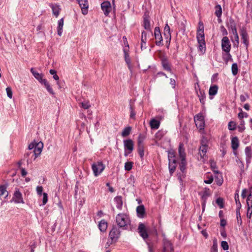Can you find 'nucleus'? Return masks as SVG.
<instances>
[{"label":"nucleus","instance_id":"obj_61","mask_svg":"<svg viewBox=\"0 0 252 252\" xmlns=\"http://www.w3.org/2000/svg\"><path fill=\"white\" fill-rule=\"evenodd\" d=\"M249 98V95L248 93H246L244 94L240 95V99L242 102H244L247 99Z\"/></svg>","mask_w":252,"mask_h":252},{"label":"nucleus","instance_id":"obj_57","mask_svg":"<svg viewBox=\"0 0 252 252\" xmlns=\"http://www.w3.org/2000/svg\"><path fill=\"white\" fill-rule=\"evenodd\" d=\"M175 158V153L174 151L171 150L168 152V161H171L172 158Z\"/></svg>","mask_w":252,"mask_h":252},{"label":"nucleus","instance_id":"obj_10","mask_svg":"<svg viewBox=\"0 0 252 252\" xmlns=\"http://www.w3.org/2000/svg\"><path fill=\"white\" fill-rule=\"evenodd\" d=\"M162 66L164 70L171 72L172 71L171 64L166 56H163L160 57Z\"/></svg>","mask_w":252,"mask_h":252},{"label":"nucleus","instance_id":"obj_22","mask_svg":"<svg viewBox=\"0 0 252 252\" xmlns=\"http://www.w3.org/2000/svg\"><path fill=\"white\" fill-rule=\"evenodd\" d=\"M143 26L145 30L151 31V29L149 16L144 15L143 20Z\"/></svg>","mask_w":252,"mask_h":252},{"label":"nucleus","instance_id":"obj_48","mask_svg":"<svg viewBox=\"0 0 252 252\" xmlns=\"http://www.w3.org/2000/svg\"><path fill=\"white\" fill-rule=\"evenodd\" d=\"M237 128V124L234 121H230L228 123V128L230 130H235Z\"/></svg>","mask_w":252,"mask_h":252},{"label":"nucleus","instance_id":"obj_43","mask_svg":"<svg viewBox=\"0 0 252 252\" xmlns=\"http://www.w3.org/2000/svg\"><path fill=\"white\" fill-rule=\"evenodd\" d=\"M198 49L202 54H204L206 51L205 42H198Z\"/></svg>","mask_w":252,"mask_h":252},{"label":"nucleus","instance_id":"obj_33","mask_svg":"<svg viewBox=\"0 0 252 252\" xmlns=\"http://www.w3.org/2000/svg\"><path fill=\"white\" fill-rule=\"evenodd\" d=\"M187 161L186 159H181L179 163V168L182 173H185L186 170Z\"/></svg>","mask_w":252,"mask_h":252},{"label":"nucleus","instance_id":"obj_24","mask_svg":"<svg viewBox=\"0 0 252 252\" xmlns=\"http://www.w3.org/2000/svg\"><path fill=\"white\" fill-rule=\"evenodd\" d=\"M107 227H108V223H107V222L105 220H100V221L99 222V223L98 224V227H99V230L101 232H105L107 228Z\"/></svg>","mask_w":252,"mask_h":252},{"label":"nucleus","instance_id":"obj_28","mask_svg":"<svg viewBox=\"0 0 252 252\" xmlns=\"http://www.w3.org/2000/svg\"><path fill=\"white\" fill-rule=\"evenodd\" d=\"M151 129H157L159 127L160 122L155 119H152L150 123Z\"/></svg>","mask_w":252,"mask_h":252},{"label":"nucleus","instance_id":"obj_4","mask_svg":"<svg viewBox=\"0 0 252 252\" xmlns=\"http://www.w3.org/2000/svg\"><path fill=\"white\" fill-rule=\"evenodd\" d=\"M92 168L94 175L96 177L99 175L104 169L105 165L102 161L94 162L92 165Z\"/></svg>","mask_w":252,"mask_h":252},{"label":"nucleus","instance_id":"obj_25","mask_svg":"<svg viewBox=\"0 0 252 252\" xmlns=\"http://www.w3.org/2000/svg\"><path fill=\"white\" fill-rule=\"evenodd\" d=\"M239 146V139L237 136L232 137L231 139V147L233 150H236Z\"/></svg>","mask_w":252,"mask_h":252},{"label":"nucleus","instance_id":"obj_62","mask_svg":"<svg viewBox=\"0 0 252 252\" xmlns=\"http://www.w3.org/2000/svg\"><path fill=\"white\" fill-rule=\"evenodd\" d=\"M204 27L202 22L200 21L198 23V28L197 32H204Z\"/></svg>","mask_w":252,"mask_h":252},{"label":"nucleus","instance_id":"obj_19","mask_svg":"<svg viewBox=\"0 0 252 252\" xmlns=\"http://www.w3.org/2000/svg\"><path fill=\"white\" fill-rule=\"evenodd\" d=\"M43 147V143L42 142L38 143L36 144V146H35L33 150V152L35 158H37L38 156L40 155L42 152Z\"/></svg>","mask_w":252,"mask_h":252},{"label":"nucleus","instance_id":"obj_31","mask_svg":"<svg viewBox=\"0 0 252 252\" xmlns=\"http://www.w3.org/2000/svg\"><path fill=\"white\" fill-rule=\"evenodd\" d=\"M42 84L44 85V86L46 88L47 90L50 94H51L53 95H55V94L54 92L53 91L52 87L50 85V84L49 83V82L47 81V80L46 79H44L43 82H42Z\"/></svg>","mask_w":252,"mask_h":252},{"label":"nucleus","instance_id":"obj_39","mask_svg":"<svg viewBox=\"0 0 252 252\" xmlns=\"http://www.w3.org/2000/svg\"><path fill=\"white\" fill-rule=\"evenodd\" d=\"M234 198H235V201L236 206H237L236 210H240L241 208L242 205H241V202L239 200V196L238 193L237 192V191L235 193Z\"/></svg>","mask_w":252,"mask_h":252},{"label":"nucleus","instance_id":"obj_53","mask_svg":"<svg viewBox=\"0 0 252 252\" xmlns=\"http://www.w3.org/2000/svg\"><path fill=\"white\" fill-rule=\"evenodd\" d=\"M236 217L238 224H239V225H242V220L240 214V210H236Z\"/></svg>","mask_w":252,"mask_h":252},{"label":"nucleus","instance_id":"obj_60","mask_svg":"<svg viewBox=\"0 0 252 252\" xmlns=\"http://www.w3.org/2000/svg\"><path fill=\"white\" fill-rule=\"evenodd\" d=\"M6 187L4 185L0 186V197L4 194V193L6 192V196L8 195V192L6 190Z\"/></svg>","mask_w":252,"mask_h":252},{"label":"nucleus","instance_id":"obj_12","mask_svg":"<svg viewBox=\"0 0 252 252\" xmlns=\"http://www.w3.org/2000/svg\"><path fill=\"white\" fill-rule=\"evenodd\" d=\"M240 35L243 43L245 44L247 48L249 44V36L246 28L243 27L240 30Z\"/></svg>","mask_w":252,"mask_h":252},{"label":"nucleus","instance_id":"obj_37","mask_svg":"<svg viewBox=\"0 0 252 252\" xmlns=\"http://www.w3.org/2000/svg\"><path fill=\"white\" fill-rule=\"evenodd\" d=\"M196 38H197V42H205L204 32H197Z\"/></svg>","mask_w":252,"mask_h":252},{"label":"nucleus","instance_id":"obj_26","mask_svg":"<svg viewBox=\"0 0 252 252\" xmlns=\"http://www.w3.org/2000/svg\"><path fill=\"white\" fill-rule=\"evenodd\" d=\"M50 7L52 9L53 14L57 17L60 12L61 8L59 7V5L57 4H51L50 5Z\"/></svg>","mask_w":252,"mask_h":252},{"label":"nucleus","instance_id":"obj_11","mask_svg":"<svg viewBox=\"0 0 252 252\" xmlns=\"http://www.w3.org/2000/svg\"><path fill=\"white\" fill-rule=\"evenodd\" d=\"M80 8L81 9L82 13L85 15L88 12L89 3L88 0H77Z\"/></svg>","mask_w":252,"mask_h":252},{"label":"nucleus","instance_id":"obj_1","mask_svg":"<svg viewBox=\"0 0 252 252\" xmlns=\"http://www.w3.org/2000/svg\"><path fill=\"white\" fill-rule=\"evenodd\" d=\"M118 226L124 230L128 229L130 225V220L128 216L124 213H119L116 217Z\"/></svg>","mask_w":252,"mask_h":252},{"label":"nucleus","instance_id":"obj_45","mask_svg":"<svg viewBox=\"0 0 252 252\" xmlns=\"http://www.w3.org/2000/svg\"><path fill=\"white\" fill-rule=\"evenodd\" d=\"M210 252H218V243L216 238L213 240V245L211 248Z\"/></svg>","mask_w":252,"mask_h":252},{"label":"nucleus","instance_id":"obj_14","mask_svg":"<svg viewBox=\"0 0 252 252\" xmlns=\"http://www.w3.org/2000/svg\"><path fill=\"white\" fill-rule=\"evenodd\" d=\"M12 200L16 203H24V201L22 197V194L18 189H16Z\"/></svg>","mask_w":252,"mask_h":252},{"label":"nucleus","instance_id":"obj_54","mask_svg":"<svg viewBox=\"0 0 252 252\" xmlns=\"http://www.w3.org/2000/svg\"><path fill=\"white\" fill-rule=\"evenodd\" d=\"M133 162L131 161H127L125 164V169L126 171H129L132 169Z\"/></svg>","mask_w":252,"mask_h":252},{"label":"nucleus","instance_id":"obj_20","mask_svg":"<svg viewBox=\"0 0 252 252\" xmlns=\"http://www.w3.org/2000/svg\"><path fill=\"white\" fill-rule=\"evenodd\" d=\"M222 57L226 64H227L228 62H233V61L230 52H225V53H223Z\"/></svg>","mask_w":252,"mask_h":252},{"label":"nucleus","instance_id":"obj_5","mask_svg":"<svg viewBox=\"0 0 252 252\" xmlns=\"http://www.w3.org/2000/svg\"><path fill=\"white\" fill-rule=\"evenodd\" d=\"M196 84L198 85V90H199V91H197V87L195 86L194 87V88H195L196 95L198 96V97L199 98L200 102L201 103V104L202 105H204L205 103V100H206V94H205V91H204V90H201L200 89L198 82L196 83Z\"/></svg>","mask_w":252,"mask_h":252},{"label":"nucleus","instance_id":"obj_6","mask_svg":"<svg viewBox=\"0 0 252 252\" xmlns=\"http://www.w3.org/2000/svg\"><path fill=\"white\" fill-rule=\"evenodd\" d=\"M154 35L156 39V44L158 46H163L162 37L158 27H156L155 28Z\"/></svg>","mask_w":252,"mask_h":252},{"label":"nucleus","instance_id":"obj_18","mask_svg":"<svg viewBox=\"0 0 252 252\" xmlns=\"http://www.w3.org/2000/svg\"><path fill=\"white\" fill-rule=\"evenodd\" d=\"M136 213L138 217L143 218L145 216V209L143 205L138 206L136 208Z\"/></svg>","mask_w":252,"mask_h":252},{"label":"nucleus","instance_id":"obj_2","mask_svg":"<svg viewBox=\"0 0 252 252\" xmlns=\"http://www.w3.org/2000/svg\"><path fill=\"white\" fill-rule=\"evenodd\" d=\"M121 228L116 225L113 224L111 230L109 234V237L111 240V244L116 243L121 236V231L120 229Z\"/></svg>","mask_w":252,"mask_h":252},{"label":"nucleus","instance_id":"obj_64","mask_svg":"<svg viewBox=\"0 0 252 252\" xmlns=\"http://www.w3.org/2000/svg\"><path fill=\"white\" fill-rule=\"evenodd\" d=\"M249 194L248 195V200H251V207H252V186H251L250 188H249Z\"/></svg>","mask_w":252,"mask_h":252},{"label":"nucleus","instance_id":"obj_40","mask_svg":"<svg viewBox=\"0 0 252 252\" xmlns=\"http://www.w3.org/2000/svg\"><path fill=\"white\" fill-rule=\"evenodd\" d=\"M137 151L140 158L142 159L144 155V145H137Z\"/></svg>","mask_w":252,"mask_h":252},{"label":"nucleus","instance_id":"obj_21","mask_svg":"<svg viewBox=\"0 0 252 252\" xmlns=\"http://www.w3.org/2000/svg\"><path fill=\"white\" fill-rule=\"evenodd\" d=\"M179 156L181 159H186V154L184 147V144L182 143H180L178 149Z\"/></svg>","mask_w":252,"mask_h":252},{"label":"nucleus","instance_id":"obj_32","mask_svg":"<svg viewBox=\"0 0 252 252\" xmlns=\"http://www.w3.org/2000/svg\"><path fill=\"white\" fill-rule=\"evenodd\" d=\"M218 90V86L216 85H214L210 87L209 90V94L211 96H214L217 94Z\"/></svg>","mask_w":252,"mask_h":252},{"label":"nucleus","instance_id":"obj_44","mask_svg":"<svg viewBox=\"0 0 252 252\" xmlns=\"http://www.w3.org/2000/svg\"><path fill=\"white\" fill-rule=\"evenodd\" d=\"M146 138V135L144 133H140L138 137L137 145H144L143 142Z\"/></svg>","mask_w":252,"mask_h":252},{"label":"nucleus","instance_id":"obj_7","mask_svg":"<svg viewBox=\"0 0 252 252\" xmlns=\"http://www.w3.org/2000/svg\"><path fill=\"white\" fill-rule=\"evenodd\" d=\"M221 49L223 51L230 52L231 50V43L227 36H224L221 39Z\"/></svg>","mask_w":252,"mask_h":252},{"label":"nucleus","instance_id":"obj_51","mask_svg":"<svg viewBox=\"0 0 252 252\" xmlns=\"http://www.w3.org/2000/svg\"><path fill=\"white\" fill-rule=\"evenodd\" d=\"M232 73L234 76L237 74L238 72V65L237 63H233L231 66Z\"/></svg>","mask_w":252,"mask_h":252},{"label":"nucleus","instance_id":"obj_30","mask_svg":"<svg viewBox=\"0 0 252 252\" xmlns=\"http://www.w3.org/2000/svg\"><path fill=\"white\" fill-rule=\"evenodd\" d=\"M58 27H57V31H58V34L59 36H61L63 32V18H62L60 20L58 21Z\"/></svg>","mask_w":252,"mask_h":252},{"label":"nucleus","instance_id":"obj_38","mask_svg":"<svg viewBox=\"0 0 252 252\" xmlns=\"http://www.w3.org/2000/svg\"><path fill=\"white\" fill-rule=\"evenodd\" d=\"M196 38H197V42H205L204 32H197Z\"/></svg>","mask_w":252,"mask_h":252},{"label":"nucleus","instance_id":"obj_9","mask_svg":"<svg viewBox=\"0 0 252 252\" xmlns=\"http://www.w3.org/2000/svg\"><path fill=\"white\" fill-rule=\"evenodd\" d=\"M138 232L140 236L144 239L146 240L149 237L147 230L145 224L142 222L139 223L138 226Z\"/></svg>","mask_w":252,"mask_h":252},{"label":"nucleus","instance_id":"obj_27","mask_svg":"<svg viewBox=\"0 0 252 252\" xmlns=\"http://www.w3.org/2000/svg\"><path fill=\"white\" fill-rule=\"evenodd\" d=\"M226 26L228 30L230 31V30L236 28L237 24L236 23L235 20L231 17H230L229 18L228 22L226 23Z\"/></svg>","mask_w":252,"mask_h":252},{"label":"nucleus","instance_id":"obj_34","mask_svg":"<svg viewBox=\"0 0 252 252\" xmlns=\"http://www.w3.org/2000/svg\"><path fill=\"white\" fill-rule=\"evenodd\" d=\"M167 131L163 129L159 130L155 135V137L158 140H160L166 134Z\"/></svg>","mask_w":252,"mask_h":252},{"label":"nucleus","instance_id":"obj_47","mask_svg":"<svg viewBox=\"0 0 252 252\" xmlns=\"http://www.w3.org/2000/svg\"><path fill=\"white\" fill-rule=\"evenodd\" d=\"M239 110L240 112L238 114V118L239 119H243L244 118H248L249 115L248 113L244 112L243 111L242 109L241 108H239Z\"/></svg>","mask_w":252,"mask_h":252},{"label":"nucleus","instance_id":"obj_58","mask_svg":"<svg viewBox=\"0 0 252 252\" xmlns=\"http://www.w3.org/2000/svg\"><path fill=\"white\" fill-rule=\"evenodd\" d=\"M208 141L206 137L203 136L200 140V146H208Z\"/></svg>","mask_w":252,"mask_h":252},{"label":"nucleus","instance_id":"obj_23","mask_svg":"<svg viewBox=\"0 0 252 252\" xmlns=\"http://www.w3.org/2000/svg\"><path fill=\"white\" fill-rule=\"evenodd\" d=\"M146 35L147 33L145 31L142 32L141 37V49L142 50L146 49V46H143V44H146Z\"/></svg>","mask_w":252,"mask_h":252},{"label":"nucleus","instance_id":"obj_59","mask_svg":"<svg viewBox=\"0 0 252 252\" xmlns=\"http://www.w3.org/2000/svg\"><path fill=\"white\" fill-rule=\"evenodd\" d=\"M232 41L233 42V46L238 48L239 44V35L234 36V40L231 38Z\"/></svg>","mask_w":252,"mask_h":252},{"label":"nucleus","instance_id":"obj_36","mask_svg":"<svg viewBox=\"0 0 252 252\" xmlns=\"http://www.w3.org/2000/svg\"><path fill=\"white\" fill-rule=\"evenodd\" d=\"M215 14L218 18H220L222 15V8L220 4H217L215 7Z\"/></svg>","mask_w":252,"mask_h":252},{"label":"nucleus","instance_id":"obj_35","mask_svg":"<svg viewBox=\"0 0 252 252\" xmlns=\"http://www.w3.org/2000/svg\"><path fill=\"white\" fill-rule=\"evenodd\" d=\"M208 148V146H204V147L200 146L199 150L200 157L201 158H203L204 157L206 156V154L207 152Z\"/></svg>","mask_w":252,"mask_h":252},{"label":"nucleus","instance_id":"obj_8","mask_svg":"<svg viewBox=\"0 0 252 252\" xmlns=\"http://www.w3.org/2000/svg\"><path fill=\"white\" fill-rule=\"evenodd\" d=\"M162 243V252H173L174 251V248L172 244L166 238H163Z\"/></svg>","mask_w":252,"mask_h":252},{"label":"nucleus","instance_id":"obj_15","mask_svg":"<svg viewBox=\"0 0 252 252\" xmlns=\"http://www.w3.org/2000/svg\"><path fill=\"white\" fill-rule=\"evenodd\" d=\"M199 194L201 195L202 202L206 203L208 197L210 196L211 194L210 189L209 188H205L202 192L199 193Z\"/></svg>","mask_w":252,"mask_h":252},{"label":"nucleus","instance_id":"obj_49","mask_svg":"<svg viewBox=\"0 0 252 252\" xmlns=\"http://www.w3.org/2000/svg\"><path fill=\"white\" fill-rule=\"evenodd\" d=\"M33 75L40 83H42L44 79H43V75L42 74H40L36 71L35 73H33Z\"/></svg>","mask_w":252,"mask_h":252},{"label":"nucleus","instance_id":"obj_3","mask_svg":"<svg viewBox=\"0 0 252 252\" xmlns=\"http://www.w3.org/2000/svg\"><path fill=\"white\" fill-rule=\"evenodd\" d=\"M124 146L125 149L124 156L126 157L133 151L134 149V143L130 139L124 140Z\"/></svg>","mask_w":252,"mask_h":252},{"label":"nucleus","instance_id":"obj_55","mask_svg":"<svg viewBox=\"0 0 252 252\" xmlns=\"http://www.w3.org/2000/svg\"><path fill=\"white\" fill-rule=\"evenodd\" d=\"M129 109L130 111V118L131 119H134L135 116V113L134 112V106L133 105L130 104Z\"/></svg>","mask_w":252,"mask_h":252},{"label":"nucleus","instance_id":"obj_63","mask_svg":"<svg viewBox=\"0 0 252 252\" xmlns=\"http://www.w3.org/2000/svg\"><path fill=\"white\" fill-rule=\"evenodd\" d=\"M221 247L222 248V249L224 251L228 250L229 249V246H228V243L225 241H221Z\"/></svg>","mask_w":252,"mask_h":252},{"label":"nucleus","instance_id":"obj_13","mask_svg":"<svg viewBox=\"0 0 252 252\" xmlns=\"http://www.w3.org/2000/svg\"><path fill=\"white\" fill-rule=\"evenodd\" d=\"M101 9L105 16H108L112 10L111 4L109 1H104L101 4Z\"/></svg>","mask_w":252,"mask_h":252},{"label":"nucleus","instance_id":"obj_17","mask_svg":"<svg viewBox=\"0 0 252 252\" xmlns=\"http://www.w3.org/2000/svg\"><path fill=\"white\" fill-rule=\"evenodd\" d=\"M215 174V178L217 185L220 186L223 183V179L221 174L219 170H213Z\"/></svg>","mask_w":252,"mask_h":252},{"label":"nucleus","instance_id":"obj_42","mask_svg":"<svg viewBox=\"0 0 252 252\" xmlns=\"http://www.w3.org/2000/svg\"><path fill=\"white\" fill-rule=\"evenodd\" d=\"M124 55H125V60L126 63L127 64L129 68L130 67L131 61L130 58L129 57V54L128 52L126 51V49H124Z\"/></svg>","mask_w":252,"mask_h":252},{"label":"nucleus","instance_id":"obj_52","mask_svg":"<svg viewBox=\"0 0 252 252\" xmlns=\"http://www.w3.org/2000/svg\"><path fill=\"white\" fill-rule=\"evenodd\" d=\"M194 120L195 122L204 121V117L200 114H197L194 117Z\"/></svg>","mask_w":252,"mask_h":252},{"label":"nucleus","instance_id":"obj_41","mask_svg":"<svg viewBox=\"0 0 252 252\" xmlns=\"http://www.w3.org/2000/svg\"><path fill=\"white\" fill-rule=\"evenodd\" d=\"M131 131V127L130 126L126 127L122 132V136L124 137H126L129 135Z\"/></svg>","mask_w":252,"mask_h":252},{"label":"nucleus","instance_id":"obj_46","mask_svg":"<svg viewBox=\"0 0 252 252\" xmlns=\"http://www.w3.org/2000/svg\"><path fill=\"white\" fill-rule=\"evenodd\" d=\"M177 167V164L171 163V161H169L168 168L170 174L172 175L175 171Z\"/></svg>","mask_w":252,"mask_h":252},{"label":"nucleus","instance_id":"obj_56","mask_svg":"<svg viewBox=\"0 0 252 252\" xmlns=\"http://www.w3.org/2000/svg\"><path fill=\"white\" fill-rule=\"evenodd\" d=\"M195 123V125L196 127L199 128L200 130H203L204 128L205 123L204 121L202 122H196Z\"/></svg>","mask_w":252,"mask_h":252},{"label":"nucleus","instance_id":"obj_50","mask_svg":"<svg viewBox=\"0 0 252 252\" xmlns=\"http://www.w3.org/2000/svg\"><path fill=\"white\" fill-rule=\"evenodd\" d=\"M216 202L220 209L224 208V200L222 198H218L216 200Z\"/></svg>","mask_w":252,"mask_h":252},{"label":"nucleus","instance_id":"obj_16","mask_svg":"<svg viewBox=\"0 0 252 252\" xmlns=\"http://www.w3.org/2000/svg\"><path fill=\"white\" fill-rule=\"evenodd\" d=\"M246 154V160L247 164H249L251 162L252 158V148L250 146L246 147L245 149Z\"/></svg>","mask_w":252,"mask_h":252},{"label":"nucleus","instance_id":"obj_29","mask_svg":"<svg viewBox=\"0 0 252 252\" xmlns=\"http://www.w3.org/2000/svg\"><path fill=\"white\" fill-rule=\"evenodd\" d=\"M114 201L116 204V207L118 209L121 210L123 206L122 197L121 196H117L114 198Z\"/></svg>","mask_w":252,"mask_h":252}]
</instances>
